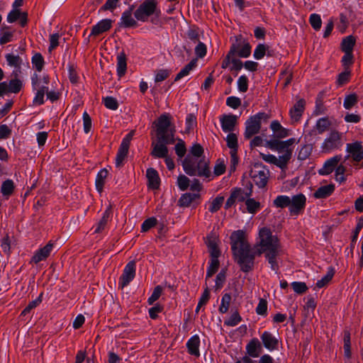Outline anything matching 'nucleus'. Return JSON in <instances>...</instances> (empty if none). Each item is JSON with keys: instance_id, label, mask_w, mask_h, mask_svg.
Masks as SVG:
<instances>
[{"instance_id": "f257e3e1", "label": "nucleus", "mask_w": 363, "mask_h": 363, "mask_svg": "<svg viewBox=\"0 0 363 363\" xmlns=\"http://www.w3.org/2000/svg\"><path fill=\"white\" fill-rule=\"evenodd\" d=\"M231 249L241 270L248 272L253 269L257 250L250 247L243 230L234 231L230 235Z\"/></svg>"}, {"instance_id": "f03ea898", "label": "nucleus", "mask_w": 363, "mask_h": 363, "mask_svg": "<svg viewBox=\"0 0 363 363\" xmlns=\"http://www.w3.org/2000/svg\"><path fill=\"white\" fill-rule=\"evenodd\" d=\"M156 128L157 143L154 145L151 155L157 158H164L167 156V145L175 142L174 126L172 123L170 117L162 114L155 122Z\"/></svg>"}, {"instance_id": "7ed1b4c3", "label": "nucleus", "mask_w": 363, "mask_h": 363, "mask_svg": "<svg viewBox=\"0 0 363 363\" xmlns=\"http://www.w3.org/2000/svg\"><path fill=\"white\" fill-rule=\"evenodd\" d=\"M259 240L254 248L257 250V255L264 253L272 269L277 272L279 268L277 258L281 251L277 237L273 235L269 228H262L259 232Z\"/></svg>"}, {"instance_id": "20e7f679", "label": "nucleus", "mask_w": 363, "mask_h": 363, "mask_svg": "<svg viewBox=\"0 0 363 363\" xmlns=\"http://www.w3.org/2000/svg\"><path fill=\"white\" fill-rule=\"evenodd\" d=\"M183 169L190 176H199L206 178L211 177V172L209 168L208 161L204 159H198L187 155L183 160Z\"/></svg>"}, {"instance_id": "39448f33", "label": "nucleus", "mask_w": 363, "mask_h": 363, "mask_svg": "<svg viewBox=\"0 0 363 363\" xmlns=\"http://www.w3.org/2000/svg\"><path fill=\"white\" fill-rule=\"evenodd\" d=\"M269 170L262 163H255L250 169V176L259 188H264L268 182Z\"/></svg>"}, {"instance_id": "423d86ee", "label": "nucleus", "mask_w": 363, "mask_h": 363, "mask_svg": "<svg viewBox=\"0 0 363 363\" xmlns=\"http://www.w3.org/2000/svg\"><path fill=\"white\" fill-rule=\"evenodd\" d=\"M268 118V115L265 113H258L256 115L250 116L245 123V138L250 139L253 135L258 133L261 128V121L262 120L267 121Z\"/></svg>"}, {"instance_id": "0eeeda50", "label": "nucleus", "mask_w": 363, "mask_h": 363, "mask_svg": "<svg viewBox=\"0 0 363 363\" xmlns=\"http://www.w3.org/2000/svg\"><path fill=\"white\" fill-rule=\"evenodd\" d=\"M157 4L153 0H145L134 12L135 18L140 21L145 22L148 18L155 13Z\"/></svg>"}, {"instance_id": "6e6552de", "label": "nucleus", "mask_w": 363, "mask_h": 363, "mask_svg": "<svg viewBox=\"0 0 363 363\" xmlns=\"http://www.w3.org/2000/svg\"><path fill=\"white\" fill-rule=\"evenodd\" d=\"M342 136L343 134L337 130H331L322 145L323 150L329 152L340 148L343 145Z\"/></svg>"}, {"instance_id": "1a4fd4ad", "label": "nucleus", "mask_w": 363, "mask_h": 363, "mask_svg": "<svg viewBox=\"0 0 363 363\" xmlns=\"http://www.w3.org/2000/svg\"><path fill=\"white\" fill-rule=\"evenodd\" d=\"M136 262L135 260L130 261L125 266L123 273L118 280L119 287L123 289L129 285L135 277Z\"/></svg>"}, {"instance_id": "9d476101", "label": "nucleus", "mask_w": 363, "mask_h": 363, "mask_svg": "<svg viewBox=\"0 0 363 363\" xmlns=\"http://www.w3.org/2000/svg\"><path fill=\"white\" fill-rule=\"evenodd\" d=\"M295 143V138H290L285 141H281L278 139H272L267 141V147L272 150H275L279 152H284V154H286V152L289 151L291 157L292 149L290 148V146H291Z\"/></svg>"}, {"instance_id": "9b49d317", "label": "nucleus", "mask_w": 363, "mask_h": 363, "mask_svg": "<svg viewBox=\"0 0 363 363\" xmlns=\"http://www.w3.org/2000/svg\"><path fill=\"white\" fill-rule=\"evenodd\" d=\"M261 157L267 162L275 164L276 166L280 167L282 169H284L287 167V164L291 160V153L289 151L286 152V154H283L279 156V158L272 155H267L264 153H260Z\"/></svg>"}, {"instance_id": "f8f14e48", "label": "nucleus", "mask_w": 363, "mask_h": 363, "mask_svg": "<svg viewBox=\"0 0 363 363\" xmlns=\"http://www.w3.org/2000/svg\"><path fill=\"white\" fill-rule=\"evenodd\" d=\"M306 198L302 194H296L290 198L289 211L291 215H298L305 208Z\"/></svg>"}, {"instance_id": "ddd939ff", "label": "nucleus", "mask_w": 363, "mask_h": 363, "mask_svg": "<svg viewBox=\"0 0 363 363\" xmlns=\"http://www.w3.org/2000/svg\"><path fill=\"white\" fill-rule=\"evenodd\" d=\"M346 151L349 153L346 159L351 157L355 162H360L363 159V145L361 142L356 141L352 143H347L346 145Z\"/></svg>"}, {"instance_id": "4468645a", "label": "nucleus", "mask_w": 363, "mask_h": 363, "mask_svg": "<svg viewBox=\"0 0 363 363\" xmlns=\"http://www.w3.org/2000/svg\"><path fill=\"white\" fill-rule=\"evenodd\" d=\"M53 249V244L48 242L45 246L36 250L31 259V262L38 264L45 260L50 254Z\"/></svg>"}, {"instance_id": "2eb2a0df", "label": "nucleus", "mask_w": 363, "mask_h": 363, "mask_svg": "<svg viewBox=\"0 0 363 363\" xmlns=\"http://www.w3.org/2000/svg\"><path fill=\"white\" fill-rule=\"evenodd\" d=\"M113 21L110 18H104L99 21L91 28L90 35H99L108 31L112 26Z\"/></svg>"}, {"instance_id": "dca6fc26", "label": "nucleus", "mask_w": 363, "mask_h": 363, "mask_svg": "<svg viewBox=\"0 0 363 363\" xmlns=\"http://www.w3.org/2000/svg\"><path fill=\"white\" fill-rule=\"evenodd\" d=\"M342 159L341 155H335L323 164V167L318 170L320 175H328L333 172L338 163Z\"/></svg>"}, {"instance_id": "f3484780", "label": "nucleus", "mask_w": 363, "mask_h": 363, "mask_svg": "<svg viewBox=\"0 0 363 363\" xmlns=\"http://www.w3.org/2000/svg\"><path fill=\"white\" fill-rule=\"evenodd\" d=\"M305 106L306 101L301 99L290 109L289 114L292 122H298L301 119L305 109Z\"/></svg>"}, {"instance_id": "a211bd4d", "label": "nucleus", "mask_w": 363, "mask_h": 363, "mask_svg": "<svg viewBox=\"0 0 363 363\" xmlns=\"http://www.w3.org/2000/svg\"><path fill=\"white\" fill-rule=\"evenodd\" d=\"M202 189V185L199 180L194 179L191 180L186 176L183 175V192L186 191L191 193H199Z\"/></svg>"}, {"instance_id": "6ab92c4d", "label": "nucleus", "mask_w": 363, "mask_h": 363, "mask_svg": "<svg viewBox=\"0 0 363 363\" xmlns=\"http://www.w3.org/2000/svg\"><path fill=\"white\" fill-rule=\"evenodd\" d=\"M113 216L112 208L111 206L106 208V209L102 213V217L96 225L94 230L95 233H101L106 228L108 221L111 220Z\"/></svg>"}, {"instance_id": "aec40b11", "label": "nucleus", "mask_w": 363, "mask_h": 363, "mask_svg": "<svg viewBox=\"0 0 363 363\" xmlns=\"http://www.w3.org/2000/svg\"><path fill=\"white\" fill-rule=\"evenodd\" d=\"M201 195L199 193H191L184 191L183 193V207L196 208L199 204Z\"/></svg>"}, {"instance_id": "412c9836", "label": "nucleus", "mask_w": 363, "mask_h": 363, "mask_svg": "<svg viewBox=\"0 0 363 363\" xmlns=\"http://www.w3.org/2000/svg\"><path fill=\"white\" fill-rule=\"evenodd\" d=\"M146 177L148 180V187L152 189H157L160 187V179L156 169L150 167L146 171Z\"/></svg>"}, {"instance_id": "4be33fe9", "label": "nucleus", "mask_w": 363, "mask_h": 363, "mask_svg": "<svg viewBox=\"0 0 363 363\" xmlns=\"http://www.w3.org/2000/svg\"><path fill=\"white\" fill-rule=\"evenodd\" d=\"M247 354L251 357H257L262 353V345L257 338L251 340L246 346Z\"/></svg>"}, {"instance_id": "5701e85b", "label": "nucleus", "mask_w": 363, "mask_h": 363, "mask_svg": "<svg viewBox=\"0 0 363 363\" xmlns=\"http://www.w3.org/2000/svg\"><path fill=\"white\" fill-rule=\"evenodd\" d=\"M237 116L235 115H225L220 118L221 127L224 132H232L237 123Z\"/></svg>"}, {"instance_id": "b1692460", "label": "nucleus", "mask_w": 363, "mask_h": 363, "mask_svg": "<svg viewBox=\"0 0 363 363\" xmlns=\"http://www.w3.org/2000/svg\"><path fill=\"white\" fill-rule=\"evenodd\" d=\"M200 338L198 335L192 336L186 342L188 352L196 357L200 356Z\"/></svg>"}, {"instance_id": "393cba45", "label": "nucleus", "mask_w": 363, "mask_h": 363, "mask_svg": "<svg viewBox=\"0 0 363 363\" xmlns=\"http://www.w3.org/2000/svg\"><path fill=\"white\" fill-rule=\"evenodd\" d=\"M261 340L264 346L269 350H274L278 347V340L269 332H264L261 336Z\"/></svg>"}, {"instance_id": "a878e982", "label": "nucleus", "mask_w": 363, "mask_h": 363, "mask_svg": "<svg viewBox=\"0 0 363 363\" xmlns=\"http://www.w3.org/2000/svg\"><path fill=\"white\" fill-rule=\"evenodd\" d=\"M119 26L123 28H135L138 26L137 21L132 17L130 11H123L120 18Z\"/></svg>"}, {"instance_id": "bb28decb", "label": "nucleus", "mask_w": 363, "mask_h": 363, "mask_svg": "<svg viewBox=\"0 0 363 363\" xmlns=\"http://www.w3.org/2000/svg\"><path fill=\"white\" fill-rule=\"evenodd\" d=\"M127 70L126 55L124 51L117 55L116 72L119 77L125 75Z\"/></svg>"}, {"instance_id": "cd10ccee", "label": "nucleus", "mask_w": 363, "mask_h": 363, "mask_svg": "<svg viewBox=\"0 0 363 363\" xmlns=\"http://www.w3.org/2000/svg\"><path fill=\"white\" fill-rule=\"evenodd\" d=\"M233 197H235L238 201H244L247 199L248 197L252 194V184L250 183L249 186L246 191L242 189H236L233 192Z\"/></svg>"}, {"instance_id": "c85d7f7f", "label": "nucleus", "mask_w": 363, "mask_h": 363, "mask_svg": "<svg viewBox=\"0 0 363 363\" xmlns=\"http://www.w3.org/2000/svg\"><path fill=\"white\" fill-rule=\"evenodd\" d=\"M108 174V172L106 169H101L96 174L95 179L96 189L99 192H101L104 189L105 179Z\"/></svg>"}, {"instance_id": "c756f323", "label": "nucleus", "mask_w": 363, "mask_h": 363, "mask_svg": "<svg viewBox=\"0 0 363 363\" xmlns=\"http://www.w3.org/2000/svg\"><path fill=\"white\" fill-rule=\"evenodd\" d=\"M40 79L39 78L38 74L34 73L31 76V86L33 91L38 90L40 92H43V94L45 95L47 94L49 91V87L46 84L40 85Z\"/></svg>"}, {"instance_id": "7c9ffc66", "label": "nucleus", "mask_w": 363, "mask_h": 363, "mask_svg": "<svg viewBox=\"0 0 363 363\" xmlns=\"http://www.w3.org/2000/svg\"><path fill=\"white\" fill-rule=\"evenodd\" d=\"M335 190L333 184H328L320 186L314 193V197L317 199H323L329 196Z\"/></svg>"}, {"instance_id": "2f4dec72", "label": "nucleus", "mask_w": 363, "mask_h": 363, "mask_svg": "<svg viewBox=\"0 0 363 363\" xmlns=\"http://www.w3.org/2000/svg\"><path fill=\"white\" fill-rule=\"evenodd\" d=\"M271 129L276 134V137L277 138H284L288 136L289 132L288 130L283 128L279 122L277 121H274L272 122L270 125Z\"/></svg>"}, {"instance_id": "473e14b6", "label": "nucleus", "mask_w": 363, "mask_h": 363, "mask_svg": "<svg viewBox=\"0 0 363 363\" xmlns=\"http://www.w3.org/2000/svg\"><path fill=\"white\" fill-rule=\"evenodd\" d=\"M14 189L15 185L13 180L7 179L1 184V193L4 196H9L13 194Z\"/></svg>"}, {"instance_id": "72a5a7b5", "label": "nucleus", "mask_w": 363, "mask_h": 363, "mask_svg": "<svg viewBox=\"0 0 363 363\" xmlns=\"http://www.w3.org/2000/svg\"><path fill=\"white\" fill-rule=\"evenodd\" d=\"M331 124V121L328 119V118L324 117L318 120L315 128L319 134H322L329 129Z\"/></svg>"}, {"instance_id": "f704fd0d", "label": "nucleus", "mask_w": 363, "mask_h": 363, "mask_svg": "<svg viewBox=\"0 0 363 363\" xmlns=\"http://www.w3.org/2000/svg\"><path fill=\"white\" fill-rule=\"evenodd\" d=\"M7 64L10 67H18L21 66L23 60L18 55H14L13 53H8L5 55Z\"/></svg>"}, {"instance_id": "c9c22d12", "label": "nucleus", "mask_w": 363, "mask_h": 363, "mask_svg": "<svg viewBox=\"0 0 363 363\" xmlns=\"http://www.w3.org/2000/svg\"><path fill=\"white\" fill-rule=\"evenodd\" d=\"M43 296V292H41L35 300L30 301L28 306L21 312V315L26 316L27 314L30 313L33 308H36L42 302Z\"/></svg>"}, {"instance_id": "e433bc0d", "label": "nucleus", "mask_w": 363, "mask_h": 363, "mask_svg": "<svg viewBox=\"0 0 363 363\" xmlns=\"http://www.w3.org/2000/svg\"><path fill=\"white\" fill-rule=\"evenodd\" d=\"M186 38L190 41L189 43L196 44L199 42V28L195 26H190L189 30L186 33Z\"/></svg>"}, {"instance_id": "4c0bfd02", "label": "nucleus", "mask_w": 363, "mask_h": 363, "mask_svg": "<svg viewBox=\"0 0 363 363\" xmlns=\"http://www.w3.org/2000/svg\"><path fill=\"white\" fill-rule=\"evenodd\" d=\"M223 202H224L223 196H218L216 197L211 201H209L208 211L212 213L217 212L220 208L222 205L223 204Z\"/></svg>"}, {"instance_id": "58836bf2", "label": "nucleus", "mask_w": 363, "mask_h": 363, "mask_svg": "<svg viewBox=\"0 0 363 363\" xmlns=\"http://www.w3.org/2000/svg\"><path fill=\"white\" fill-rule=\"evenodd\" d=\"M102 102L105 107L108 109L116 111L118 108V102L117 99L113 96H105L102 98Z\"/></svg>"}, {"instance_id": "ea45409f", "label": "nucleus", "mask_w": 363, "mask_h": 363, "mask_svg": "<svg viewBox=\"0 0 363 363\" xmlns=\"http://www.w3.org/2000/svg\"><path fill=\"white\" fill-rule=\"evenodd\" d=\"M31 62L38 72H41L45 65L44 58L43 55L39 52H36L32 57Z\"/></svg>"}, {"instance_id": "a19ab883", "label": "nucleus", "mask_w": 363, "mask_h": 363, "mask_svg": "<svg viewBox=\"0 0 363 363\" xmlns=\"http://www.w3.org/2000/svg\"><path fill=\"white\" fill-rule=\"evenodd\" d=\"M196 117L194 113H189L186 118V128L184 133L189 134L196 126Z\"/></svg>"}, {"instance_id": "79ce46f5", "label": "nucleus", "mask_w": 363, "mask_h": 363, "mask_svg": "<svg viewBox=\"0 0 363 363\" xmlns=\"http://www.w3.org/2000/svg\"><path fill=\"white\" fill-rule=\"evenodd\" d=\"M355 39L352 35H349L343 39L341 46L343 52H352Z\"/></svg>"}, {"instance_id": "37998d69", "label": "nucleus", "mask_w": 363, "mask_h": 363, "mask_svg": "<svg viewBox=\"0 0 363 363\" xmlns=\"http://www.w3.org/2000/svg\"><path fill=\"white\" fill-rule=\"evenodd\" d=\"M274 205L277 208L289 207L290 205V197L288 196H278L273 201Z\"/></svg>"}, {"instance_id": "c03bdc74", "label": "nucleus", "mask_w": 363, "mask_h": 363, "mask_svg": "<svg viewBox=\"0 0 363 363\" xmlns=\"http://www.w3.org/2000/svg\"><path fill=\"white\" fill-rule=\"evenodd\" d=\"M218 257H211L210 266L207 270L206 279L211 277L218 269Z\"/></svg>"}, {"instance_id": "a18cd8bd", "label": "nucleus", "mask_w": 363, "mask_h": 363, "mask_svg": "<svg viewBox=\"0 0 363 363\" xmlns=\"http://www.w3.org/2000/svg\"><path fill=\"white\" fill-rule=\"evenodd\" d=\"M8 86L9 92L17 94L21 91L23 83L19 79H12L10 80Z\"/></svg>"}, {"instance_id": "49530a36", "label": "nucleus", "mask_w": 363, "mask_h": 363, "mask_svg": "<svg viewBox=\"0 0 363 363\" xmlns=\"http://www.w3.org/2000/svg\"><path fill=\"white\" fill-rule=\"evenodd\" d=\"M344 354L347 358L351 357L350 333L349 331L344 333Z\"/></svg>"}, {"instance_id": "de8ad7c7", "label": "nucleus", "mask_w": 363, "mask_h": 363, "mask_svg": "<svg viewBox=\"0 0 363 363\" xmlns=\"http://www.w3.org/2000/svg\"><path fill=\"white\" fill-rule=\"evenodd\" d=\"M157 223V220L155 217H150L145 219L141 225V232L146 233L152 228L155 227Z\"/></svg>"}, {"instance_id": "09e8293b", "label": "nucleus", "mask_w": 363, "mask_h": 363, "mask_svg": "<svg viewBox=\"0 0 363 363\" xmlns=\"http://www.w3.org/2000/svg\"><path fill=\"white\" fill-rule=\"evenodd\" d=\"M231 301V296L230 294H225L221 299V304L219 306V312L221 313H225L229 308L230 303Z\"/></svg>"}, {"instance_id": "8fccbe9b", "label": "nucleus", "mask_w": 363, "mask_h": 363, "mask_svg": "<svg viewBox=\"0 0 363 363\" xmlns=\"http://www.w3.org/2000/svg\"><path fill=\"white\" fill-rule=\"evenodd\" d=\"M334 276V270L333 269H330L327 274L320 279L318 280L316 283V287L318 289L324 287L325 285H327L330 281L332 279V278Z\"/></svg>"}, {"instance_id": "3c124183", "label": "nucleus", "mask_w": 363, "mask_h": 363, "mask_svg": "<svg viewBox=\"0 0 363 363\" xmlns=\"http://www.w3.org/2000/svg\"><path fill=\"white\" fill-rule=\"evenodd\" d=\"M313 147L310 144L304 145L298 154V159L300 160H306L311 154Z\"/></svg>"}, {"instance_id": "603ef678", "label": "nucleus", "mask_w": 363, "mask_h": 363, "mask_svg": "<svg viewBox=\"0 0 363 363\" xmlns=\"http://www.w3.org/2000/svg\"><path fill=\"white\" fill-rule=\"evenodd\" d=\"M247 210L250 213H256L260 208V203L253 199H247L245 201Z\"/></svg>"}, {"instance_id": "864d4df0", "label": "nucleus", "mask_w": 363, "mask_h": 363, "mask_svg": "<svg viewBox=\"0 0 363 363\" xmlns=\"http://www.w3.org/2000/svg\"><path fill=\"white\" fill-rule=\"evenodd\" d=\"M162 292V287L157 285L155 287L151 296L147 299L149 305H152L161 296Z\"/></svg>"}, {"instance_id": "5fc2aeb1", "label": "nucleus", "mask_w": 363, "mask_h": 363, "mask_svg": "<svg viewBox=\"0 0 363 363\" xmlns=\"http://www.w3.org/2000/svg\"><path fill=\"white\" fill-rule=\"evenodd\" d=\"M309 22L311 26L315 30H318L321 28L322 21L320 15L316 13H313L310 16Z\"/></svg>"}, {"instance_id": "6e6d98bb", "label": "nucleus", "mask_w": 363, "mask_h": 363, "mask_svg": "<svg viewBox=\"0 0 363 363\" xmlns=\"http://www.w3.org/2000/svg\"><path fill=\"white\" fill-rule=\"evenodd\" d=\"M241 317L239 315L238 312H234L230 317L225 320L224 324L228 326H235L241 321Z\"/></svg>"}, {"instance_id": "4d7b16f0", "label": "nucleus", "mask_w": 363, "mask_h": 363, "mask_svg": "<svg viewBox=\"0 0 363 363\" xmlns=\"http://www.w3.org/2000/svg\"><path fill=\"white\" fill-rule=\"evenodd\" d=\"M83 119V128L84 132L87 134L91 131V118L86 111H84L82 115Z\"/></svg>"}, {"instance_id": "13d9d810", "label": "nucleus", "mask_w": 363, "mask_h": 363, "mask_svg": "<svg viewBox=\"0 0 363 363\" xmlns=\"http://www.w3.org/2000/svg\"><path fill=\"white\" fill-rule=\"evenodd\" d=\"M268 46L264 44H259L254 51V57L256 60H261L265 55Z\"/></svg>"}, {"instance_id": "bf43d9fd", "label": "nucleus", "mask_w": 363, "mask_h": 363, "mask_svg": "<svg viewBox=\"0 0 363 363\" xmlns=\"http://www.w3.org/2000/svg\"><path fill=\"white\" fill-rule=\"evenodd\" d=\"M211 257H219L220 252L214 240L208 239L206 242Z\"/></svg>"}, {"instance_id": "052dcab7", "label": "nucleus", "mask_w": 363, "mask_h": 363, "mask_svg": "<svg viewBox=\"0 0 363 363\" xmlns=\"http://www.w3.org/2000/svg\"><path fill=\"white\" fill-rule=\"evenodd\" d=\"M357 103V96L352 94L347 96L345 99L343 106L346 109H350Z\"/></svg>"}, {"instance_id": "680f3d73", "label": "nucleus", "mask_w": 363, "mask_h": 363, "mask_svg": "<svg viewBox=\"0 0 363 363\" xmlns=\"http://www.w3.org/2000/svg\"><path fill=\"white\" fill-rule=\"evenodd\" d=\"M291 286L298 294H304L308 290V286L304 282L294 281L291 283Z\"/></svg>"}, {"instance_id": "e2e57ef3", "label": "nucleus", "mask_w": 363, "mask_h": 363, "mask_svg": "<svg viewBox=\"0 0 363 363\" xmlns=\"http://www.w3.org/2000/svg\"><path fill=\"white\" fill-rule=\"evenodd\" d=\"M239 57H247L251 53V46L249 43H245L237 51Z\"/></svg>"}, {"instance_id": "0e129e2a", "label": "nucleus", "mask_w": 363, "mask_h": 363, "mask_svg": "<svg viewBox=\"0 0 363 363\" xmlns=\"http://www.w3.org/2000/svg\"><path fill=\"white\" fill-rule=\"evenodd\" d=\"M119 0H106V3L100 8L99 11H113L118 6Z\"/></svg>"}, {"instance_id": "69168bd1", "label": "nucleus", "mask_w": 363, "mask_h": 363, "mask_svg": "<svg viewBox=\"0 0 363 363\" xmlns=\"http://www.w3.org/2000/svg\"><path fill=\"white\" fill-rule=\"evenodd\" d=\"M236 52V46L235 45H233L229 52L228 53V55H226L225 58L223 60V62H222V68L223 69H225L228 67V65H230V63L231 62V57L233 56H234V55L235 54Z\"/></svg>"}, {"instance_id": "338daca9", "label": "nucleus", "mask_w": 363, "mask_h": 363, "mask_svg": "<svg viewBox=\"0 0 363 363\" xmlns=\"http://www.w3.org/2000/svg\"><path fill=\"white\" fill-rule=\"evenodd\" d=\"M226 142L230 149L238 148V138L235 133H229L227 135Z\"/></svg>"}, {"instance_id": "774afa93", "label": "nucleus", "mask_w": 363, "mask_h": 363, "mask_svg": "<svg viewBox=\"0 0 363 363\" xmlns=\"http://www.w3.org/2000/svg\"><path fill=\"white\" fill-rule=\"evenodd\" d=\"M238 89L241 92L247 91L248 89V79L247 77L245 75H242L239 77L238 80Z\"/></svg>"}]
</instances>
